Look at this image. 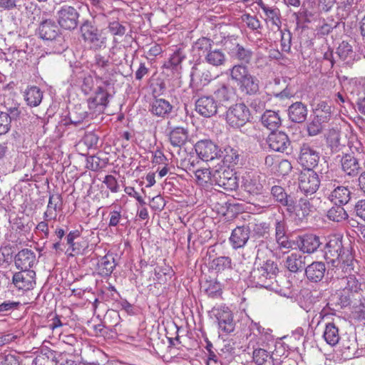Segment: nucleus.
<instances>
[{"label": "nucleus", "mask_w": 365, "mask_h": 365, "mask_svg": "<svg viewBox=\"0 0 365 365\" xmlns=\"http://www.w3.org/2000/svg\"><path fill=\"white\" fill-rule=\"evenodd\" d=\"M291 163L287 160H280L278 161L277 168L274 169V173L281 175H288L292 170Z\"/></svg>", "instance_id": "nucleus-52"}, {"label": "nucleus", "mask_w": 365, "mask_h": 365, "mask_svg": "<svg viewBox=\"0 0 365 365\" xmlns=\"http://www.w3.org/2000/svg\"><path fill=\"white\" fill-rule=\"evenodd\" d=\"M269 227L266 222H259L255 224L253 231L258 236H264L268 232Z\"/></svg>", "instance_id": "nucleus-62"}, {"label": "nucleus", "mask_w": 365, "mask_h": 365, "mask_svg": "<svg viewBox=\"0 0 365 365\" xmlns=\"http://www.w3.org/2000/svg\"><path fill=\"white\" fill-rule=\"evenodd\" d=\"M182 58L183 57L182 56L181 52L179 50L176 51L170 56L169 61L168 62L169 65H167L166 66H176L181 63Z\"/></svg>", "instance_id": "nucleus-61"}, {"label": "nucleus", "mask_w": 365, "mask_h": 365, "mask_svg": "<svg viewBox=\"0 0 365 365\" xmlns=\"http://www.w3.org/2000/svg\"><path fill=\"white\" fill-rule=\"evenodd\" d=\"M271 193L276 201L279 202L282 205L287 207L291 199L288 197L283 187L277 185L273 186Z\"/></svg>", "instance_id": "nucleus-44"}, {"label": "nucleus", "mask_w": 365, "mask_h": 365, "mask_svg": "<svg viewBox=\"0 0 365 365\" xmlns=\"http://www.w3.org/2000/svg\"><path fill=\"white\" fill-rule=\"evenodd\" d=\"M352 314L354 318L359 321L365 320V305L360 304L359 306L355 307Z\"/></svg>", "instance_id": "nucleus-63"}, {"label": "nucleus", "mask_w": 365, "mask_h": 365, "mask_svg": "<svg viewBox=\"0 0 365 365\" xmlns=\"http://www.w3.org/2000/svg\"><path fill=\"white\" fill-rule=\"evenodd\" d=\"M337 54L343 61H349L354 56L351 46L347 42L342 41L337 48Z\"/></svg>", "instance_id": "nucleus-46"}, {"label": "nucleus", "mask_w": 365, "mask_h": 365, "mask_svg": "<svg viewBox=\"0 0 365 365\" xmlns=\"http://www.w3.org/2000/svg\"><path fill=\"white\" fill-rule=\"evenodd\" d=\"M169 138L173 146L180 147L186 143L188 138L187 130L182 127L174 128L170 132Z\"/></svg>", "instance_id": "nucleus-31"}, {"label": "nucleus", "mask_w": 365, "mask_h": 365, "mask_svg": "<svg viewBox=\"0 0 365 365\" xmlns=\"http://www.w3.org/2000/svg\"><path fill=\"white\" fill-rule=\"evenodd\" d=\"M344 172L349 176H356L360 170L359 160L351 155H344L341 160Z\"/></svg>", "instance_id": "nucleus-25"}, {"label": "nucleus", "mask_w": 365, "mask_h": 365, "mask_svg": "<svg viewBox=\"0 0 365 365\" xmlns=\"http://www.w3.org/2000/svg\"><path fill=\"white\" fill-rule=\"evenodd\" d=\"M229 71L231 79L242 93L252 96L259 91V81L257 76L252 73L247 66L237 64Z\"/></svg>", "instance_id": "nucleus-1"}, {"label": "nucleus", "mask_w": 365, "mask_h": 365, "mask_svg": "<svg viewBox=\"0 0 365 365\" xmlns=\"http://www.w3.org/2000/svg\"><path fill=\"white\" fill-rule=\"evenodd\" d=\"M250 234V228L247 225L238 226L231 233L229 241L233 249L242 248L247 244Z\"/></svg>", "instance_id": "nucleus-14"}, {"label": "nucleus", "mask_w": 365, "mask_h": 365, "mask_svg": "<svg viewBox=\"0 0 365 365\" xmlns=\"http://www.w3.org/2000/svg\"><path fill=\"white\" fill-rule=\"evenodd\" d=\"M327 143L331 149L336 150L340 145V133L338 130L331 129L327 135Z\"/></svg>", "instance_id": "nucleus-50"}, {"label": "nucleus", "mask_w": 365, "mask_h": 365, "mask_svg": "<svg viewBox=\"0 0 365 365\" xmlns=\"http://www.w3.org/2000/svg\"><path fill=\"white\" fill-rule=\"evenodd\" d=\"M249 329L250 331L249 347L252 348L253 344L255 345V347H266L269 342L274 339L272 330L262 327L259 323L252 322L249 325Z\"/></svg>", "instance_id": "nucleus-5"}, {"label": "nucleus", "mask_w": 365, "mask_h": 365, "mask_svg": "<svg viewBox=\"0 0 365 365\" xmlns=\"http://www.w3.org/2000/svg\"><path fill=\"white\" fill-rule=\"evenodd\" d=\"M36 262L35 253L29 249H24L15 257V264L21 270H31Z\"/></svg>", "instance_id": "nucleus-17"}, {"label": "nucleus", "mask_w": 365, "mask_h": 365, "mask_svg": "<svg viewBox=\"0 0 365 365\" xmlns=\"http://www.w3.org/2000/svg\"><path fill=\"white\" fill-rule=\"evenodd\" d=\"M327 216L330 220L339 222L347 219L348 214L342 205H337L328 210Z\"/></svg>", "instance_id": "nucleus-40"}, {"label": "nucleus", "mask_w": 365, "mask_h": 365, "mask_svg": "<svg viewBox=\"0 0 365 365\" xmlns=\"http://www.w3.org/2000/svg\"><path fill=\"white\" fill-rule=\"evenodd\" d=\"M205 59L207 63L215 66L223 65L226 61L225 53L220 49H211L207 53Z\"/></svg>", "instance_id": "nucleus-39"}, {"label": "nucleus", "mask_w": 365, "mask_h": 365, "mask_svg": "<svg viewBox=\"0 0 365 365\" xmlns=\"http://www.w3.org/2000/svg\"><path fill=\"white\" fill-rule=\"evenodd\" d=\"M58 23H66L67 21L76 23L78 18V13L72 6H63L58 12Z\"/></svg>", "instance_id": "nucleus-37"}, {"label": "nucleus", "mask_w": 365, "mask_h": 365, "mask_svg": "<svg viewBox=\"0 0 365 365\" xmlns=\"http://www.w3.org/2000/svg\"><path fill=\"white\" fill-rule=\"evenodd\" d=\"M110 95L102 86H98L93 97L88 100L90 110L94 112H102L108 103Z\"/></svg>", "instance_id": "nucleus-15"}, {"label": "nucleus", "mask_w": 365, "mask_h": 365, "mask_svg": "<svg viewBox=\"0 0 365 365\" xmlns=\"http://www.w3.org/2000/svg\"><path fill=\"white\" fill-rule=\"evenodd\" d=\"M216 101L219 103H227L232 102L236 97V93L233 88L223 85L214 93Z\"/></svg>", "instance_id": "nucleus-29"}, {"label": "nucleus", "mask_w": 365, "mask_h": 365, "mask_svg": "<svg viewBox=\"0 0 365 365\" xmlns=\"http://www.w3.org/2000/svg\"><path fill=\"white\" fill-rule=\"evenodd\" d=\"M257 4L263 10L267 20L272 21V23H277L279 20V10L277 8H272L264 4L262 0H256Z\"/></svg>", "instance_id": "nucleus-42"}, {"label": "nucleus", "mask_w": 365, "mask_h": 365, "mask_svg": "<svg viewBox=\"0 0 365 365\" xmlns=\"http://www.w3.org/2000/svg\"><path fill=\"white\" fill-rule=\"evenodd\" d=\"M323 338L330 346L337 344L340 339L338 327L334 323H327L324 328Z\"/></svg>", "instance_id": "nucleus-33"}, {"label": "nucleus", "mask_w": 365, "mask_h": 365, "mask_svg": "<svg viewBox=\"0 0 365 365\" xmlns=\"http://www.w3.org/2000/svg\"><path fill=\"white\" fill-rule=\"evenodd\" d=\"M24 97L29 106L36 107L41 103L43 93L39 88L31 86L26 91Z\"/></svg>", "instance_id": "nucleus-36"}, {"label": "nucleus", "mask_w": 365, "mask_h": 365, "mask_svg": "<svg viewBox=\"0 0 365 365\" xmlns=\"http://www.w3.org/2000/svg\"><path fill=\"white\" fill-rule=\"evenodd\" d=\"M205 292L210 297H217L221 294V285L217 281H209L206 282Z\"/></svg>", "instance_id": "nucleus-49"}, {"label": "nucleus", "mask_w": 365, "mask_h": 365, "mask_svg": "<svg viewBox=\"0 0 365 365\" xmlns=\"http://www.w3.org/2000/svg\"><path fill=\"white\" fill-rule=\"evenodd\" d=\"M60 202L61 200L58 195L50 196L46 210L43 214L45 220L49 221L56 218L57 211L60 209Z\"/></svg>", "instance_id": "nucleus-35"}, {"label": "nucleus", "mask_w": 365, "mask_h": 365, "mask_svg": "<svg viewBox=\"0 0 365 365\" xmlns=\"http://www.w3.org/2000/svg\"><path fill=\"white\" fill-rule=\"evenodd\" d=\"M313 206L310 203V199L307 197H299L295 201L291 199L287 207V211L295 216L299 220L307 217L312 211Z\"/></svg>", "instance_id": "nucleus-8"}, {"label": "nucleus", "mask_w": 365, "mask_h": 365, "mask_svg": "<svg viewBox=\"0 0 365 365\" xmlns=\"http://www.w3.org/2000/svg\"><path fill=\"white\" fill-rule=\"evenodd\" d=\"M267 143L270 149L276 152H284L289 145L287 135L282 132L272 133L267 138Z\"/></svg>", "instance_id": "nucleus-18"}, {"label": "nucleus", "mask_w": 365, "mask_h": 365, "mask_svg": "<svg viewBox=\"0 0 365 365\" xmlns=\"http://www.w3.org/2000/svg\"><path fill=\"white\" fill-rule=\"evenodd\" d=\"M355 212L358 217L365 221V200H361L356 204Z\"/></svg>", "instance_id": "nucleus-64"}, {"label": "nucleus", "mask_w": 365, "mask_h": 365, "mask_svg": "<svg viewBox=\"0 0 365 365\" xmlns=\"http://www.w3.org/2000/svg\"><path fill=\"white\" fill-rule=\"evenodd\" d=\"M325 272V264L322 262H314L305 269L307 279L313 282H320L324 277Z\"/></svg>", "instance_id": "nucleus-22"}, {"label": "nucleus", "mask_w": 365, "mask_h": 365, "mask_svg": "<svg viewBox=\"0 0 365 365\" xmlns=\"http://www.w3.org/2000/svg\"><path fill=\"white\" fill-rule=\"evenodd\" d=\"M195 150L199 158L204 161L212 160L220 156L219 147L211 140L198 141L195 144Z\"/></svg>", "instance_id": "nucleus-7"}, {"label": "nucleus", "mask_w": 365, "mask_h": 365, "mask_svg": "<svg viewBox=\"0 0 365 365\" xmlns=\"http://www.w3.org/2000/svg\"><path fill=\"white\" fill-rule=\"evenodd\" d=\"M114 267V262L111 261L108 257H103L98 263V269L102 275L110 274Z\"/></svg>", "instance_id": "nucleus-48"}, {"label": "nucleus", "mask_w": 365, "mask_h": 365, "mask_svg": "<svg viewBox=\"0 0 365 365\" xmlns=\"http://www.w3.org/2000/svg\"><path fill=\"white\" fill-rule=\"evenodd\" d=\"M290 120L295 123H302L307 115V107L301 102L292 104L288 110Z\"/></svg>", "instance_id": "nucleus-26"}, {"label": "nucleus", "mask_w": 365, "mask_h": 365, "mask_svg": "<svg viewBox=\"0 0 365 365\" xmlns=\"http://www.w3.org/2000/svg\"><path fill=\"white\" fill-rule=\"evenodd\" d=\"M298 185L299 190L306 195H312L319 189L320 180L313 169H304L299 174Z\"/></svg>", "instance_id": "nucleus-6"}, {"label": "nucleus", "mask_w": 365, "mask_h": 365, "mask_svg": "<svg viewBox=\"0 0 365 365\" xmlns=\"http://www.w3.org/2000/svg\"><path fill=\"white\" fill-rule=\"evenodd\" d=\"M324 257L328 263H331L333 267H337L350 260L348 257H351L346 255V259H344V252L342 249V242L339 237L334 235L329 237L324 249Z\"/></svg>", "instance_id": "nucleus-3"}, {"label": "nucleus", "mask_w": 365, "mask_h": 365, "mask_svg": "<svg viewBox=\"0 0 365 365\" xmlns=\"http://www.w3.org/2000/svg\"><path fill=\"white\" fill-rule=\"evenodd\" d=\"M125 192L130 197H133L137 200V201L142 205H145V202L143 198L139 195V193L135 190L134 187L128 186L125 187L124 190Z\"/></svg>", "instance_id": "nucleus-60"}, {"label": "nucleus", "mask_w": 365, "mask_h": 365, "mask_svg": "<svg viewBox=\"0 0 365 365\" xmlns=\"http://www.w3.org/2000/svg\"><path fill=\"white\" fill-rule=\"evenodd\" d=\"M81 31L85 41L90 42L93 48H98L104 45L106 38L94 24H82Z\"/></svg>", "instance_id": "nucleus-12"}, {"label": "nucleus", "mask_w": 365, "mask_h": 365, "mask_svg": "<svg viewBox=\"0 0 365 365\" xmlns=\"http://www.w3.org/2000/svg\"><path fill=\"white\" fill-rule=\"evenodd\" d=\"M36 272L34 270H21L14 274L12 282L19 290L29 291L36 284Z\"/></svg>", "instance_id": "nucleus-9"}, {"label": "nucleus", "mask_w": 365, "mask_h": 365, "mask_svg": "<svg viewBox=\"0 0 365 365\" xmlns=\"http://www.w3.org/2000/svg\"><path fill=\"white\" fill-rule=\"evenodd\" d=\"M212 41L210 38L203 37L199 38L195 43V48L198 50L207 51V53L211 50Z\"/></svg>", "instance_id": "nucleus-56"}, {"label": "nucleus", "mask_w": 365, "mask_h": 365, "mask_svg": "<svg viewBox=\"0 0 365 365\" xmlns=\"http://www.w3.org/2000/svg\"><path fill=\"white\" fill-rule=\"evenodd\" d=\"M103 182L106 185L107 187L112 192H117L118 191L119 187L118 182L114 176L108 175L105 177V179Z\"/></svg>", "instance_id": "nucleus-57"}, {"label": "nucleus", "mask_w": 365, "mask_h": 365, "mask_svg": "<svg viewBox=\"0 0 365 365\" xmlns=\"http://www.w3.org/2000/svg\"><path fill=\"white\" fill-rule=\"evenodd\" d=\"M252 358L256 365H282L278 359H274L271 351H267L264 347H255L252 345Z\"/></svg>", "instance_id": "nucleus-16"}, {"label": "nucleus", "mask_w": 365, "mask_h": 365, "mask_svg": "<svg viewBox=\"0 0 365 365\" xmlns=\"http://www.w3.org/2000/svg\"><path fill=\"white\" fill-rule=\"evenodd\" d=\"M110 66L108 58L96 55L95 56V64L93 65V71L96 76L101 78H106L108 75V67Z\"/></svg>", "instance_id": "nucleus-34"}, {"label": "nucleus", "mask_w": 365, "mask_h": 365, "mask_svg": "<svg viewBox=\"0 0 365 365\" xmlns=\"http://www.w3.org/2000/svg\"><path fill=\"white\" fill-rule=\"evenodd\" d=\"M80 236V232L78 230L71 231L68 233L66 237L67 244L70 245L73 252L76 254L80 253L82 247H79L77 243L74 240Z\"/></svg>", "instance_id": "nucleus-53"}, {"label": "nucleus", "mask_w": 365, "mask_h": 365, "mask_svg": "<svg viewBox=\"0 0 365 365\" xmlns=\"http://www.w3.org/2000/svg\"><path fill=\"white\" fill-rule=\"evenodd\" d=\"M327 121L328 120L326 119V116L316 115L307 125L309 135L314 136L319 133L322 130L323 123Z\"/></svg>", "instance_id": "nucleus-41"}, {"label": "nucleus", "mask_w": 365, "mask_h": 365, "mask_svg": "<svg viewBox=\"0 0 365 365\" xmlns=\"http://www.w3.org/2000/svg\"><path fill=\"white\" fill-rule=\"evenodd\" d=\"M240 155L237 150L227 147L225 148V155L223 161L228 167H233L237 164L239 161Z\"/></svg>", "instance_id": "nucleus-45"}, {"label": "nucleus", "mask_w": 365, "mask_h": 365, "mask_svg": "<svg viewBox=\"0 0 365 365\" xmlns=\"http://www.w3.org/2000/svg\"><path fill=\"white\" fill-rule=\"evenodd\" d=\"M11 128V119L8 113L0 111V135L9 132Z\"/></svg>", "instance_id": "nucleus-54"}, {"label": "nucleus", "mask_w": 365, "mask_h": 365, "mask_svg": "<svg viewBox=\"0 0 365 365\" xmlns=\"http://www.w3.org/2000/svg\"><path fill=\"white\" fill-rule=\"evenodd\" d=\"M195 174L197 182L200 185H205L207 183H212V178H216V175H212L210 168H202L196 170H192Z\"/></svg>", "instance_id": "nucleus-38"}, {"label": "nucleus", "mask_w": 365, "mask_h": 365, "mask_svg": "<svg viewBox=\"0 0 365 365\" xmlns=\"http://www.w3.org/2000/svg\"><path fill=\"white\" fill-rule=\"evenodd\" d=\"M341 284L344 286V289L351 292H357L360 289V283L354 275H349L341 279Z\"/></svg>", "instance_id": "nucleus-47"}, {"label": "nucleus", "mask_w": 365, "mask_h": 365, "mask_svg": "<svg viewBox=\"0 0 365 365\" xmlns=\"http://www.w3.org/2000/svg\"><path fill=\"white\" fill-rule=\"evenodd\" d=\"M172 108L173 106L168 101L163 98H157L153 101L150 111L156 116L165 118L170 113Z\"/></svg>", "instance_id": "nucleus-28"}, {"label": "nucleus", "mask_w": 365, "mask_h": 365, "mask_svg": "<svg viewBox=\"0 0 365 365\" xmlns=\"http://www.w3.org/2000/svg\"><path fill=\"white\" fill-rule=\"evenodd\" d=\"M218 321L219 328L226 333H230L234 331L235 324L232 312L227 308H223L218 310L216 314Z\"/></svg>", "instance_id": "nucleus-21"}, {"label": "nucleus", "mask_w": 365, "mask_h": 365, "mask_svg": "<svg viewBox=\"0 0 365 365\" xmlns=\"http://www.w3.org/2000/svg\"><path fill=\"white\" fill-rule=\"evenodd\" d=\"M243 186L245 190L250 194H261L263 190L262 176L258 172L246 173L243 177Z\"/></svg>", "instance_id": "nucleus-13"}, {"label": "nucleus", "mask_w": 365, "mask_h": 365, "mask_svg": "<svg viewBox=\"0 0 365 365\" xmlns=\"http://www.w3.org/2000/svg\"><path fill=\"white\" fill-rule=\"evenodd\" d=\"M321 242L318 236L313 234H307L300 236L298 241L299 249L306 253H313L319 248Z\"/></svg>", "instance_id": "nucleus-19"}, {"label": "nucleus", "mask_w": 365, "mask_h": 365, "mask_svg": "<svg viewBox=\"0 0 365 365\" xmlns=\"http://www.w3.org/2000/svg\"><path fill=\"white\" fill-rule=\"evenodd\" d=\"M250 118V109L244 103H236L230 106L226 112V122L233 128H240L245 125Z\"/></svg>", "instance_id": "nucleus-4"}, {"label": "nucleus", "mask_w": 365, "mask_h": 365, "mask_svg": "<svg viewBox=\"0 0 365 365\" xmlns=\"http://www.w3.org/2000/svg\"><path fill=\"white\" fill-rule=\"evenodd\" d=\"M351 192L347 187L338 186L329 195V200L335 205H344L350 200Z\"/></svg>", "instance_id": "nucleus-24"}, {"label": "nucleus", "mask_w": 365, "mask_h": 365, "mask_svg": "<svg viewBox=\"0 0 365 365\" xmlns=\"http://www.w3.org/2000/svg\"><path fill=\"white\" fill-rule=\"evenodd\" d=\"M217 102L212 96H203L195 102L196 112L205 118L215 115L217 112Z\"/></svg>", "instance_id": "nucleus-11"}, {"label": "nucleus", "mask_w": 365, "mask_h": 365, "mask_svg": "<svg viewBox=\"0 0 365 365\" xmlns=\"http://www.w3.org/2000/svg\"><path fill=\"white\" fill-rule=\"evenodd\" d=\"M4 107L6 108L5 112L8 113L11 120L12 119H16L19 115V105L17 103H14L11 106H9V103L5 102Z\"/></svg>", "instance_id": "nucleus-55"}, {"label": "nucleus", "mask_w": 365, "mask_h": 365, "mask_svg": "<svg viewBox=\"0 0 365 365\" xmlns=\"http://www.w3.org/2000/svg\"><path fill=\"white\" fill-rule=\"evenodd\" d=\"M226 48L231 56L235 57L240 61L249 63L252 57V51L244 48L239 43H232L228 41L225 42Z\"/></svg>", "instance_id": "nucleus-20"}, {"label": "nucleus", "mask_w": 365, "mask_h": 365, "mask_svg": "<svg viewBox=\"0 0 365 365\" xmlns=\"http://www.w3.org/2000/svg\"><path fill=\"white\" fill-rule=\"evenodd\" d=\"M331 113V107L325 101L319 103L315 108L316 115L326 116V119L328 120H329Z\"/></svg>", "instance_id": "nucleus-51"}, {"label": "nucleus", "mask_w": 365, "mask_h": 365, "mask_svg": "<svg viewBox=\"0 0 365 365\" xmlns=\"http://www.w3.org/2000/svg\"><path fill=\"white\" fill-rule=\"evenodd\" d=\"M261 122L267 129L274 130L281 125V118L277 112L266 110L261 117Z\"/></svg>", "instance_id": "nucleus-30"}, {"label": "nucleus", "mask_w": 365, "mask_h": 365, "mask_svg": "<svg viewBox=\"0 0 365 365\" xmlns=\"http://www.w3.org/2000/svg\"><path fill=\"white\" fill-rule=\"evenodd\" d=\"M287 232V225L284 219L277 220L275 222V235L282 236L286 235Z\"/></svg>", "instance_id": "nucleus-59"}, {"label": "nucleus", "mask_w": 365, "mask_h": 365, "mask_svg": "<svg viewBox=\"0 0 365 365\" xmlns=\"http://www.w3.org/2000/svg\"><path fill=\"white\" fill-rule=\"evenodd\" d=\"M277 272V264L272 260H267L262 264L254 267L250 272V281L255 287H268V280L274 278Z\"/></svg>", "instance_id": "nucleus-2"}, {"label": "nucleus", "mask_w": 365, "mask_h": 365, "mask_svg": "<svg viewBox=\"0 0 365 365\" xmlns=\"http://www.w3.org/2000/svg\"><path fill=\"white\" fill-rule=\"evenodd\" d=\"M109 222L108 226L116 227L122 218L121 212L120 210H113L109 212L108 215Z\"/></svg>", "instance_id": "nucleus-58"}, {"label": "nucleus", "mask_w": 365, "mask_h": 365, "mask_svg": "<svg viewBox=\"0 0 365 365\" xmlns=\"http://www.w3.org/2000/svg\"><path fill=\"white\" fill-rule=\"evenodd\" d=\"M211 267L217 272H221L232 269V263L229 257H219L212 261Z\"/></svg>", "instance_id": "nucleus-43"}, {"label": "nucleus", "mask_w": 365, "mask_h": 365, "mask_svg": "<svg viewBox=\"0 0 365 365\" xmlns=\"http://www.w3.org/2000/svg\"><path fill=\"white\" fill-rule=\"evenodd\" d=\"M218 177L217 183L225 190L232 191L237 188L238 182L237 177L232 171L224 170L218 173Z\"/></svg>", "instance_id": "nucleus-23"}, {"label": "nucleus", "mask_w": 365, "mask_h": 365, "mask_svg": "<svg viewBox=\"0 0 365 365\" xmlns=\"http://www.w3.org/2000/svg\"><path fill=\"white\" fill-rule=\"evenodd\" d=\"M39 33L41 38L43 39L62 42V38L58 35L59 28L58 24H41Z\"/></svg>", "instance_id": "nucleus-27"}, {"label": "nucleus", "mask_w": 365, "mask_h": 365, "mask_svg": "<svg viewBox=\"0 0 365 365\" xmlns=\"http://www.w3.org/2000/svg\"><path fill=\"white\" fill-rule=\"evenodd\" d=\"M305 257L297 253L289 255L285 261L286 267L292 272H297L303 269L305 264Z\"/></svg>", "instance_id": "nucleus-32"}, {"label": "nucleus", "mask_w": 365, "mask_h": 365, "mask_svg": "<svg viewBox=\"0 0 365 365\" xmlns=\"http://www.w3.org/2000/svg\"><path fill=\"white\" fill-rule=\"evenodd\" d=\"M319 158V153L309 144L304 143L301 146L298 160L305 169H312L316 167Z\"/></svg>", "instance_id": "nucleus-10"}]
</instances>
